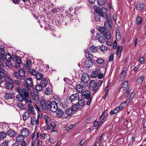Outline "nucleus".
I'll use <instances>...</instances> for the list:
<instances>
[{
	"instance_id": "obj_20",
	"label": "nucleus",
	"mask_w": 146,
	"mask_h": 146,
	"mask_svg": "<svg viewBox=\"0 0 146 146\" xmlns=\"http://www.w3.org/2000/svg\"><path fill=\"white\" fill-rule=\"evenodd\" d=\"M7 135L10 137H15L16 135V132L14 130L9 129L7 131Z\"/></svg>"
},
{
	"instance_id": "obj_10",
	"label": "nucleus",
	"mask_w": 146,
	"mask_h": 146,
	"mask_svg": "<svg viewBox=\"0 0 146 146\" xmlns=\"http://www.w3.org/2000/svg\"><path fill=\"white\" fill-rule=\"evenodd\" d=\"M39 119L35 117H32L31 118V123L33 125H36V126L39 125Z\"/></svg>"
},
{
	"instance_id": "obj_64",
	"label": "nucleus",
	"mask_w": 146,
	"mask_h": 146,
	"mask_svg": "<svg viewBox=\"0 0 146 146\" xmlns=\"http://www.w3.org/2000/svg\"><path fill=\"white\" fill-rule=\"evenodd\" d=\"M139 61L141 64H143L144 63L145 60L144 58L142 57L140 58Z\"/></svg>"
},
{
	"instance_id": "obj_47",
	"label": "nucleus",
	"mask_w": 146,
	"mask_h": 146,
	"mask_svg": "<svg viewBox=\"0 0 146 146\" xmlns=\"http://www.w3.org/2000/svg\"><path fill=\"white\" fill-rule=\"evenodd\" d=\"M79 107V105L77 104H76L73 105L71 109L73 112L78 109Z\"/></svg>"
},
{
	"instance_id": "obj_30",
	"label": "nucleus",
	"mask_w": 146,
	"mask_h": 146,
	"mask_svg": "<svg viewBox=\"0 0 146 146\" xmlns=\"http://www.w3.org/2000/svg\"><path fill=\"white\" fill-rule=\"evenodd\" d=\"M24 139V137L21 135H18L16 137V139L18 142H22Z\"/></svg>"
},
{
	"instance_id": "obj_4",
	"label": "nucleus",
	"mask_w": 146,
	"mask_h": 146,
	"mask_svg": "<svg viewBox=\"0 0 146 146\" xmlns=\"http://www.w3.org/2000/svg\"><path fill=\"white\" fill-rule=\"evenodd\" d=\"M82 95L87 99H88L87 102L86 104L88 106L90 105L92 100V97L91 96V94L89 92L86 91L82 92Z\"/></svg>"
},
{
	"instance_id": "obj_49",
	"label": "nucleus",
	"mask_w": 146,
	"mask_h": 146,
	"mask_svg": "<svg viewBox=\"0 0 146 146\" xmlns=\"http://www.w3.org/2000/svg\"><path fill=\"white\" fill-rule=\"evenodd\" d=\"M78 105L80 106H82L84 105L85 104L84 99L83 98H82L80 100H78Z\"/></svg>"
},
{
	"instance_id": "obj_27",
	"label": "nucleus",
	"mask_w": 146,
	"mask_h": 146,
	"mask_svg": "<svg viewBox=\"0 0 146 146\" xmlns=\"http://www.w3.org/2000/svg\"><path fill=\"white\" fill-rule=\"evenodd\" d=\"M32 62L31 60L28 59L26 61V63L25 65V67L27 69H29L31 65Z\"/></svg>"
},
{
	"instance_id": "obj_32",
	"label": "nucleus",
	"mask_w": 146,
	"mask_h": 146,
	"mask_svg": "<svg viewBox=\"0 0 146 146\" xmlns=\"http://www.w3.org/2000/svg\"><path fill=\"white\" fill-rule=\"evenodd\" d=\"M83 86L80 84H78L76 86V89L77 92L79 93L82 92Z\"/></svg>"
},
{
	"instance_id": "obj_62",
	"label": "nucleus",
	"mask_w": 146,
	"mask_h": 146,
	"mask_svg": "<svg viewBox=\"0 0 146 146\" xmlns=\"http://www.w3.org/2000/svg\"><path fill=\"white\" fill-rule=\"evenodd\" d=\"M113 48L114 49H116L117 48V42L116 40H114L113 42Z\"/></svg>"
},
{
	"instance_id": "obj_17",
	"label": "nucleus",
	"mask_w": 146,
	"mask_h": 146,
	"mask_svg": "<svg viewBox=\"0 0 146 146\" xmlns=\"http://www.w3.org/2000/svg\"><path fill=\"white\" fill-rule=\"evenodd\" d=\"M12 76L13 77H15L16 79H19V80H23L24 81H25V79L24 78H22L19 75V74L17 72H14Z\"/></svg>"
},
{
	"instance_id": "obj_5",
	"label": "nucleus",
	"mask_w": 146,
	"mask_h": 146,
	"mask_svg": "<svg viewBox=\"0 0 146 146\" xmlns=\"http://www.w3.org/2000/svg\"><path fill=\"white\" fill-rule=\"evenodd\" d=\"M50 104L48 106V110H50L52 112H54L57 111V106L56 103L54 101L50 102Z\"/></svg>"
},
{
	"instance_id": "obj_52",
	"label": "nucleus",
	"mask_w": 146,
	"mask_h": 146,
	"mask_svg": "<svg viewBox=\"0 0 146 146\" xmlns=\"http://www.w3.org/2000/svg\"><path fill=\"white\" fill-rule=\"evenodd\" d=\"M51 92L50 89V88H46V89L45 90V93L47 95H49L50 94Z\"/></svg>"
},
{
	"instance_id": "obj_58",
	"label": "nucleus",
	"mask_w": 146,
	"mask_h": 146,
	"mask_svg": "<svg viewBox=\"0 0 146 146\" xmlns=\"http://www.w3.org/2000/svg\"><path fill=\"white\" fill-rule=\"evenodd\" d=\"M31 73L33 75L36 76L38 73L36 72L35 70L34 69H32L31 72Z\"/></svg>"
},
{
	"instance_id": "obj_36",
	"label": "nucleus",
	"mask_w": 146,
	"mask_h": 146,
	"mask_svg": "<svg viewBox=\"0 0 146 146\" xmlns=\"http://www.w3.org/2000/svg\"><path fill=\"white\" fill-rule=\"evenodd\" d=\"M56 115L58 117L62 116L64 114V112L62 110L60 109H59L56 111Z\"/></svg>"
},
{
	"instance_id": "obj_60",
	"label": "nucleus",
	"mask_w": 146,
	"mask_h": 146,
	"mask_svg": "<svg viewBox=\"0 0 146 146\" xmlns=\"http://www.w3.org/2000/svg\"><path fill=\"white\" fill-rule=\"evenodd\" d=\"M100 49L102 51H103L106 50L107 49V48L104 46L102 45L100 46Z\"/></svg>"
},
{
	"instance_id": "obj_23",
	"label": "nucleus",
	"mask_w": 146,
	"mask_h": 146,
	"mask_svg": "<svg viewBox=\"0 0 146 146\" xmlns=\"http://www.w3.org/2000/svg\"><path fill=\"white\" fill-rule=\"evenodd\" d=\"M31 115L28 111H26L23 115V119L24 120H26Z\"/></svg>"
},
{
	"instance_id": "obj_25",
	"label": "nucleus",
	"mask_w": 146,
	"mask_h": 146,
	"mask_svg": "<svg viewBox=\"0 0 146 146\" xmlns=\"http://www.w3.org/2000/svg\"><path fill=\"white\" fill-rule=\"evenodd\" d=\"M48 83L47 80L46 78H44L41 80L40 84L42 86V87H44L46 86Z\"/></svg>"
},
{
	"instance_id": "obj_15",
	"label": "nucleus",
	"mask_w": 146,
	"mask_h": 146,
	"mask_svg": "<svg viewBox=\"0 0 146 146\" xmlns=\"http://www.w3.org/2000/svg\"><path fill=\"white\" fill-rule=\"evenodd\" d=\"M90 78L88 75L87 74L85 75H82L81 77L82 82L84 83H88L89 81Z\"/></svg>"
},
{
	"instance_id": "obj_18",
	"label": "nucleus",
	"mask_w": 146,
	"mask_h": 146,
	"mask_svg": "<svg viewBox=\"0 0 146 146\" xmlns=\"http://www.w3.org/2000/svg\"><path fill=\"white\" fill-rule=\"evenodd\" d=\"M85 56L86 58L90 60H91L93 58V56L91 53H90L88 50H85Z\"/></svg>"
},
{
	"instance_id": "obj_9",
	"label": "nucleus",
	"mask_w": 146,
	"mask_h": 146,
	"mask_svg": "<svg viewBox=\"0 0 146 146\" xmlns=\"http://www.w3.org/2000/svg\"><path fill=\"white\" fill-rule=\"evenodd\" d=\"M100 68L99 66L96 67L95 69L91 73V76L93 78L96 77L98 75V73L100 72Z\"/></svg>"
},
{
	"instance_id": "obj_29",
	"label": "nucleus",
	"mask_w": 146,
	"mask_h": 146,
	"mask_svg": "<svg viewBox=\"0 0 146 146\" xmlns=\"http://www.w3.org/2000/svg\"><path fill=\"white\" fill-rule=\"evenodd\" d=\"M101 16H102L97 11V12L94 14V19L96 21H100V17Z\"/></svg>"
},
{
	"instance_id": "obj_2",
	"label": "nucleus",
	"mask_w": 146,
	"mask_h": 146,
	"mask_svg": "<svg viewBox=\"0 0 146 146\" xmlns=\"http://www.w3.org/2000/svg\"><path fill=\"white\" fill-rule=\"evenodd\" d=\"M102 83V81L101 80L98 81L97 82H96L94 80H92L90 82L89 84L90 89L94 93H95L98 91Z\"/></svg>"
},
{
	"instance_id": "obj_51",
	"label": "nucleus",
	"mask_w": 146,
	"mask_h": 146,
	"mask_svg": "<svg viewBox=\"0 0 146 146\" xmlns=\"http://www.w3.org/2000/svg\"><path fill=\"white\" fill-rule=\"evenodd\" d=\"M104 60L103 58H98L96 60L97 62L99 64H102L104 62Z\"/></svg>"
},
{
	"instance_id": "obj_46",
	"label": "nucleus",
	"mask_w": 146,
	"mask_h": 146,
	"mask_svg": "<svg viewBox=\"0 0 146 146\" xmlns=\"http://www.w3.org/2000/svg\"><path fill=\"white\" fill-rule=\"evenodd\" d=\"M11 61L7 60L5 63V66L9 68H11L12 66L11 63L10 62Z\"/></svg>"
},
{
	"instance_id": "obj_14",
	"label": "nucleus",
	"mask_w": 146,
	"mask_h": 146,
	"mask_svg": "<svg viewBox=\"0 0 146 146\" xmlns=\"http://www.w3.org/2000/svg\"><path fill=\"white\" fill-rule=\"evenodd\" d=\"M145 5L143 3L138 2L136 5V9L139 11L143 10L145 9Z\"/></svg>"
},
{
	"instance_id": "obj_24",
	"label": "nucleus",
	"mask_w": 146,
	"mask_h": 146,
	"mask_svg": "<svg viewBox=\"0 0 146 146\" xmlns=\"http://www.w3.org/2000/svg\"><path fill=\"white\" fill-rule=\"evenodd\" d=\"M39 136V133L38 131H36L33 133V135L32 137V139L33 140H36L38 138Z\"/></svg>"
},
{
	"instance_id": "obj_16",
	"label": "nucleus",
	"mask_w": 146,
	"mask_h": 146,
	"mask_svg": "<svg viewBox=\"0 0 146 146\" xmlns=\"http://www.w3.org/2000/svg\"><path fill=\"white\" fill-rule=\"evenodd\" d=\"M29 133V129L26 128L22 129L21 132V133L24 137L27 136Z\"/></svg>"
},
{
	"instance_id": "obj_59",
	"label": "nucleus",
	"mask_w": 146,
	"mask_h": 146,
	"mask_svg": "<svg viewBox=\"0 0 146 146\" xmlns=\"http://www.w3.org/2000/svg\"><path fill=\"white\" fill-rule=\"evenodd\" d=\"M108 116V114H106L104 117H103V118L100 121V123H102L106 119V118H107Z\"/></svg>"
},
{
	"instance_id": "obj_43",
	"label": "nucleus",
	"mask_w": 146,
	"mask_h": 146,
	"mask_svg": "<svg viewBox=\"0 0 146 146\" xmlns=\"http://www.w3.org/2000/svg\"><path fill=\"white\" fill-rule=\"evenodd\" d=\"M98 30L100 32L99 33H102L103 35H104L105 33H106V31H105V28L102 27H100Z\"/></svg>"
},
{
	"instance_id": "obj_50",
	"label": "nucleus",
	"mask_w": 146,
	"mask_h": 146,
	"mask_svg": "<svg viewBox=\"0 0 146 146\" xmlns=\"http://www.w3.org/2000/svg\"><path fill=\"white\" fill-rule=\"evenodd\" d=\"M105 36H106V38L107 40H110L111 37L110 33L108 31L106 32V33L104 34Z\"/></svg>"
},
{
	"instance_id": "obj_54",
	"label": "nucleus",
	"mask_w": 146,
	"mask_h": 146,
	"mask_svg": "<svg viewBox=\"0 0 146 146\" xmlns=\"http://www.w3.org/2000/svg\"><path fill=\"white\" fill-rule=\"evenodd\" d=\"M145 78V76H142L139 77V78L137 80V82L140 83H142L144 79Z\"/></svg>"
},
{
	"instance_id": "obj_31",
	"label": "nucleus",
	"mask_w": 146,
	"mask_h": 146,
	"mask_svg": "<svg viewBox=\"0 0 146 146\" xmlns=\"http://www.w3.org/2000/svg\"><path fill=\"white\" fill-rule=\"evenodd\" d=\"M7 135V134L6 132L4 131L0 132V141L5 138Z\"/></svg>"
},
{
	"instance_id": "obj_3",
	"label": "nucleus",
	"mask_w": 146,
	"mask_h": 146,
	"mask_svg": "<svg viewBox=\"0 0 146 146\" xmlns=\"http://www.w3.org/2000/svg\"><path fill=\"white\" fill-rule=\"evenodd\" d=\"M6 82L5 84V87L6 88L9 89H12L14 86L13 85V80L8 76H6L5 79Z\"/></svg>"
},
{
	"instance_id": "obj_44",
	"label": "nucleus",
	"mask_w": 146,
	"mask_h": 146,
	"mask_svg": "<svg viewBox=\"0 0 146 146\" xmlns=\"http://www.w3.org/2000/svg\"><path fill=\"white\" fill-rule=\"evenodd\" d=\"M35 76L36 79L38 80H41L43 78L42 74L39 72L37 73Z\"/></svg>"
},
{
	"instance_id": "obj_53",
	"label": "nucleus",
	"mask_w": 146,
	"mask_h": 146,
	"mask_svg": "<svg viewBox=\"0 0 146 146\" xmlns=\"http://www.w3.org/2000/svg\"><path fill=\"white\" fill-rule=\"evenodd\" d=\"M98 3L100 6H102L105 4V0H98Z\"/></svg>"
},
{
	"instance_id": "obj_45",
	"label": "nucleus",
	"mask_w": 146,
	"mask_h": 146,
	"mask_svg": "<svg viewBox=\"0 0 146 146\" xmlns=\"http://www.w3.org/2000/svg\"><path fill=\"white\" fill-rule=\"evenodd\" d=\"M5 98L6 99L8 100L12 99V96L11 94L9 93H6L5 96Z\"/></svg>"
},
{
	"instance_id": "obj_11",
	"label": "nucleus",
	"mask_w": 146,
	"mask_h": 146,
	"mask_svg": "<svg viewBox=\"0 0 146 146\" xmlns=\"http://www.w3.org/2000/svg\"><path fill=\"white\" fill-rule=\"evenodd\" d=\"M79 95L78 94L76 93L72 94L70 97V100L71 102H73L76 100H78L79 99Z\"/></svg>"
},
{
	"instance_id": "obj_21",
	"label": "nucleus",
	"mask_w": 146,
	"mask_h": 146,
	"mask_svg": "<svg viewBox=\"0 0 146 146\" xmlns=\"http://www.w3.org/2000/svg\"><path fill=\"white\" fill-rule=\"evenodd\" d=\"M107 11V10L106 8H102L101 9H98L97 11L101 15L102 17H103L104 14L106 13Z\"/></svg>"
},
{
	"instance_id": "obj_48",
	"label": "nucleus",
	"mask_w": 146,
	"mask_h": 146,
	"mask_svg": "<svg viewBox=\"0 0 146 146\" xmlns=\"http://www.w3.org/2000/svg\"><path fill=\"white\" fill-rule=\"evenodd\" d=\"M73 111L71 108L66 109L65 111V113L67 115H70L72 113Z\"/></svg>"
},
{
	"instance_id": "obj_22",
	"label": "nucleus",
	"mask_w": 146,
	"mask_h": 146,
	"mask_svg": "<svg viewBox=\"0 0 146 146\" xmlns=\"http://www.w3.org/2000/svg\"><path fill=\"white\" fill-rule=\"evenodd\" d=\"M11 59L15 62L20 63V61H21V59L15 55H13L12 56Z\"/></svg>"
},
{
	"instance_id": "obj_57",
	"label": "nucleus",
	"mask_w": 146,
	"mask_h": 146,
	"mask_svg": "<svg viewBox=\"0 0 146 146\" xmlns=\"http://www.w3.org/2000/svg\"><path fill=\"white\" fill-rule=\"evenodd\" d=\"M98 78L100 79H101L103 78L104 77V75L101 72V71L100 70V72L98 73V75L97 76Z\"/></svg>"
},
{
	"instance_id": "obj_63",
	"label": "nucleus",
	"mask_w": 146,
	"mask_h": 146,
	"mask_svg": "<svg viewBox=\"0 0 146 146\" xmlns=\"http://www.w3.org/2000/svg\"><path fill=\"white\" fill-rule=\"evenodd\" d=\"M113 57H114V55H113V54H111L110 56V58L109 59V61L110 62H111L113 60Z\"/></svg>"
},
{
	"instance_id": "obj_55",
	"label": "nucleus",
	"mask_w": 146,
	"mask_h": 146,
	"mask_svg": "<svg viewBox=\"0 0 146 146\" xmlns=\"http://www.w3.org/2000/svg\"><path fill=\"white\" fill-rule=\"evenodd\" d=\"M126 105V102H123L121 103L119 106L117 107L119 108V110L122 109L124 108Z\"/></svg>"
},
{
	"instance_id": "obj_33",
	"label": "nucleus",
	"mask_w": 146,
	"mask_h": 146,
	"mask_svg": "<svg viewBox=\"0 0 146 146\" xmlns=\"http://www.w3.org/2000/svg\"><path fill=\"white\" fill-rule=\"evenodd\" d=\"M127 82H124L122 85L121 87L120 88V90L123 91L125 90L127 87Z\"/></svg>"
},
{
	"instance_id": "obj_37",
	"label": "nucleus",
	"mask_w": 146,
	"mask_h": 146,
	"mask_svg": "<svg viewBox=\"0 0 146 146\" xmlns=\"http://www.w3.org/2000/svg\"><path fill=\"white\" fill-rule=\"evenodd\" d=\"M19 73L21 77H23L25 75V70L22 68H20L19 70Z\"/></svg>"
},
{
	"instance_id": "obj_38",
	"label": "nucleus",
	"mask_w": 146,
	"mask_h": 146,
	"mask_svg": "<svg viewBox=\"0 0 146 146\" xmlns=\"http://www.w3.org/2000/svg\"><path fill=\"white\" fill-rule=\"evenodd\" d=\"M110 21H107L106 22L104 23L105 27L106 28V29L109 30H111V25L109 23Z\"/></svg>"
},
{
	"instance_id": "obj_7",
	"label": "nucleus",
	"mask_w": 146,
	"mask_h": 146,
	"mask_svg": "<svg viewBox=\"0 0 146 146\" xmlns=\"http://www.w3.org/2000/svg\"><path fill=\"white\" fill-rule=\"evenodd\" d=\"M50 104V101L42 99L40 101V106L42 109L45 110L46 108L48 109V106H49V104Z\"/></svg>"
},
{
	"instance_id": "obj_8",
	"label": "nucleus",
	"mask_w": 146,
	"mask_h": 146,
	"mask_svg": "<svg viewBox=\"0 0 146 146\" xmlns=\"http://www.w3.org/2000/svg\"><path fill=\"white\" fill-rule=\"evenodd\" d=\"M97 38L98 40L101 43H104L106 41L105 36L102 33L97 34Z\"/></svg>"
},
{
	"instance_id": "obj_56",
	"label": "nucleus",
	"mask_w": 146,
	"mask_h": 146,
	"mask_svg": "<svg viewBox=\"0 0 146 146\" xmlns=\"http://www.w3.org/2000/svg\"><path fill=\"white\" fill-rule=\"evenodd\" d=\"M12 56H11L9 54H7L5 55V59L7 60L11 61V60Z\"/></svg>"
},
{
	"instance_id": "obj_61",
	"label": "nucleus",
	"mask_w": 146,
	"mask_h": 146,
	"mask_svg": "<svg viewBox=\"0 0 146 146\" xmlns=\"http://www.w3.org/2000/svg\"><path fill=\"white\" fill-rule=\"evenodd\" d=\"M120 34V33L119 32H117V31H116V38H117L118 37V39L119 40L121 38Z\"/></svg>"
},
{
	"instance_id": "obj_19",
	"label": "nucleus",
	"mask_w": 146,
	"mask_h": 146,
	"mask_svg": "<svg viewBox=\"0 0 146 146\" xmlns=\"http://www.w3.org/2000/svg\"><path fill=\"white\" fill-rule=\"evenodd\" d=\"M127 71V68H123V70L121 72L120 76L121 80H122L124 78V77L126 75Z\"/></svg>"
},
{
	"instance_id": "obj_42",
	"label": "nucleus",
	"mask_w": 146,
	"mask_h": 146,
	"mask_svg": "<svg viewBox=\"0 0 146 146\" xmlns=\"http://www.w3.org/2000/svg\"><path fill=\"white\" fill-rule=\"evenodd\" d=\"M45 123L46 124H47L48 123H50L51 121V119L50 117H49L48 116L45 115L44 117Z\"/></svg>"
},
{
	"instance_id": "obj_34",
	"label": "nucleus",
	"mask_w": 146,
	"mask_h": 146,
	"mask_svg": "<svg viewBox=\"0 0 146 146\" xmlns=\"http://www.w3.org/2000/svg\"><path fill=\"white\" fill-rule=\"evenodd\" d=\"M5 71L4 69L2 68H0V75L3 77H6V74Z\"/></svg>"
},
{
	"instance_id": "obj_28",
	"label": "nucleus",
	"mask_w": 146,
	"mask_h": 146,
	"mask_svg": "<svg viewBox=\"0 0 146 146\" xmlns=\"http://www.w3.org/2000/svg\"><path fill=\"white\" fill-rule=\"evenodd\" d=\"M32 98L36 102H38L39 100V98L38 95L32 93L31 94Z\"/></svg>"
},
{
	"instance_id": "obj_12",
	"label": "nucleus",
	"mask_w": 146,
	"mask_h": 146,
	"mask_svg": "<svg viewBox=\"0 0 146 146\" xmlns=\"http://www.w3.org/2000/svg\"><path fill=\"white\" fill-rule=\"evenodd\" d=\"M27 110V111L29 112L31 115H33L35 114V111L32 104H29Z\"/></svg>"
},
{
	"instance_id": "obj_6",
	"label": "nucleus",
	"mask_w": 146,
	"mask_h": 146,
	"mask_svg": "<svg viewBox=\"0 0 146 146\" xmlns=\"http://www.w3.org/2000/svg\"><path fill=\"white\" fill-rule=\"evenodd\" d=\"M24 85L28 90H30L33 85L32 79L30 78H27L26 82L24 83Z\"/></svg>"
},
{
	"instance_id": "obj_35",
	"label": "nucleus",
	"mask_w": 146,
	"mask_h": 146,
	"mask_svg": "<svg viewBox=\"0 0 146 146\" xmlns=\"http://www.w3.org/2000/svg\"><path fill=\"white\" fill-rule=\"evenodd\" d=\"M142 19L141 18L140 16H137L136 20V23L138 25H140L142 23Z\"/></svg>"
},
{
	"instance_id": "obj_40",
	"label": "nucleus",
	"mask_w": 146,
	"mask_h": 146,
	"mask_svg": "<svg viewBox=\"0 0 146 146\" xmlns=\"http://www.w3.org/2000/svg\"><path fill=\"white\" fill-rule=\"evenodd\" d=\"M98 48L93 46H91L90 48V50L92 52H98Z\"/></svg>"
},
{
	"instance_id": "obj_1",
	"label": "nucleus",
	"mask_w": 146,
	"mask_h": 146,
	"mask_svg": "<svg viewBox=\"0 0 146 146\" xmlns=\"http://www.w3.org/2000/svg\"><path fill=\"white\" fill-rule=\"evenodd\" d=\"M17 98L21 102L25 101L27 104L31 103V100L29 97V92L26 89L23 88L21 94L17 95Z\"/></svg>"
},
{
	"instance_id": "obj_41",
	"label": "nucleus",
	"mask_w": 146,
	"mask_h": 146,
	"mask_svg": "<svg viewBox=\"0 0 146 146\" xmlns=\"http://www.w3.org/2000/svg\"><path fill=\"white\" fill-rule=\"evenodd\" d=\"M119 110V108L117 107L113 110L111 111L110 113V114L111 115H113L114 114H115L117 113Z\"/></svg>"
},
{
	"instance_id": "obj_39",
	"label": "nucleus",
	"mask_w": 146,
	"mask_h": 146,
	"mask_svg": "<svg viewBox=\"0 0 146 146\" xmlns=\"http://www.w3.org/2000/svg\"><path fill=\"white\" fill-rule=\"evenodd\" d=\"M43 88V87H42V86H41L40 84L37 85L36 87V92H38L41 91Z\"/></svg>"
},
{
	"instance_id": "obj_13",
	"label": "nucleus",
	"mask_w": 146,
	"mask_h": 146,
	"mask_svg": "<svg viewBox=\"0 0 146 146\" xmlns=\"http://www.w3.org/2000/svg\"><path fill=\"white\" fill-rule=\"evenodd\" d=\"M123 48V46H121L120 45H117V48H116V54L119 57L121 56V52Z\"/></svg>"
},
{
	"instance_id": "obj_26",
	"label": "nucleus",
	"mask_w": 146,
	"mask_h": 146,
	"mask_svg": "<svg viewBox=\"0 0 146 146\" xmlns=\"http://www.w3.org/2000/svg\"><path fill=\"white\" fill-rule=\"evenodd\" d=\"M84 66L86 67L90 68L93 66L92 62L90 61L86 60L84 62Z\"/></svg>"
}]
</instances>
